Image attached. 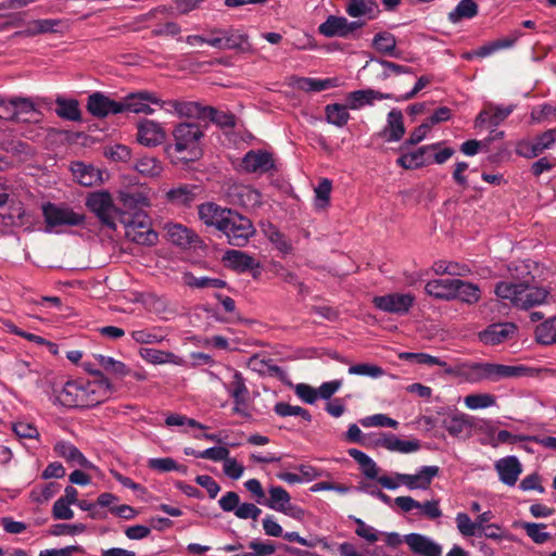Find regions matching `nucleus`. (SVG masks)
<instances>
[{"mask_svg": "<svg viewBox=\"0 0 556 556\" xmlns=\"http://www.w3.org/2000/svg\"><path fill=\"white\" fill-rule=\"evenodd\" d=\"M92 379L68 380L60 389H54V403L68 408L94 407L115 393V387L101 370L91 372Z\"/></svg>", "mask_w": 556, "mask_h": 556, "instance_id": "1", "label": "nucleus"}, {"mask_svg": "<svg viewBox=\"0 0 556 556\" xmlns=\"http://www.w3.org/2000/svg\"><path fill=\"white\" fill-rule=\"evenodd\" d=\"M527 368L523 366H511L494 363H459L455 366L448 365L445 374L465 378L468 382L477 383L483 380L500 381L506 378L523 376Z\"/></svg>", "mask_w": 556, "mask_h": 556, "instance_id": "2", "label": "nucleus"}, {"mask_svg": "<svg viewBox=\"0 0 556 556\" xmlns=\"http://www.w3.org/2000/svg\"><path fill=\"white\" fill-rule=\"evenodd\" d=\"M496 296L505 305H510L521 309H528L535 305L544 303L547 291L528 285H518L513 281H501L495 286Z\"/></svg>", "mask_w": 556, "mask_h": 556, "instance_id": "3", "label": "nucleus"}, {"mask_svg": "<svg viewBox=\"0 0 556 556\" xmlns=\"http://www.w3.org/2000/svg\"><path fill=\"white\" fill-rule=\"evenodd\" d=\"M47 232H63L66 227L80 226L85 223V215L75 212L65 204L45 203L41 206Z\"/></svg>", "mask_w": 556, "mask_h": 556, "instance_id": "4", "label": "nucleus"}, {"mask_svg": "<svg viewBox=\"0 0 556 556\" xmlns=\"http://www.w3.org/2000/svg\"><path fill=\"white\" fill-rule=\"evenodd\" d=\"M126 237L142 245H152L157 240V233L152 230L149 216L144 212H136L131 217H123Z\"/></svg>", "mask_w": 556, "mask_h": 556, "instance_id": "5", "label": "nucleus"}, {"mask_svg": "<svg viewBox=\"0 0 556 556\" xmlns=\"http://www.w3.org/2000/svg\"><path fill=\"white\" fill-rule=\"evenodd\" d=\"M268 496L262 501V505L267 508L281 513L292 519L303 520L305 517V510L292 504L291 495L289 492L280 485H269Z\"/></svg>", "mask_w": 556, "mask_h": 556, "instance_id": "6", "label": "nucleus"}, {"mask_svg": "<svg viewBox=\"0 0 556 556\" xmlns=\"http://www.w3.org/2000/svg\"><path fill=\"white\" fill-rule=\"evenodd\" d=\"M220 232L226 236L230 245L244 247L254 236L255 228L248 217L232 210Z\"/></svg>", "mask_w": 556, "mask_h": 556, "instance_id": "7", "label": "nucleus"}, {"mask_svg": "<svg viewBox=\"0 0 556 556\" xmlns=\"http://www.w3.org/2000/svg\"><path fill=\"white\" fill-rule=\"evenodd\" d=\"M86 206L94 213L102 224L115 229V219L118 216L119 208L113 203L112 197L106 191H97L90 193L86 199Z\"/></svg>", "mask_w": 556, "mask_h": 556, "instance_id": "8", "label": "nucleus"}, {"mask_svg": "<svg viewBox=\"0 0 556 556\" xmlns=\"http://www.w3.org/2000/svg\"><path fill=\"white\" fill-rule=\"evenodd\" d=\"M174 149L178 153H191L190 160L197 157L199 141L203 137L200 126L195 123H181L173 131Z\"/></svg>", "mask_w": 556, "mask_h": 556, "instance_id": "9", "label": "nucleus"}, {"mask_svg": "<svg viewBox=\"0 0 556 556\" xmlns=\"http://www.w3.org/2000/svg\"><path fill=\"white\" fill-rule=\"evenodd\" d=\"M161 103V98L152 91L139 90L126 94L121 100L122 113L152 115L155 111L151 105Z\"/></svg>", "mask_w": 556, "mask_h": 556, "instance_id": "10", "label": "nucleus"}, {"mask_svg": "<svg viewBox=\"0 0 556 556\" xmlns=\"http://www.w3.org/2000/svg\"><path fill=\"white\" fill-rule=\"evenodd\" d=\"M556 146V128L547 129L532 140H521L516 146V153L526 159H533Z\"/></svg>", "mask_w": 556, "mask_h": 556, "instance_id": "11", "label": "nucleus"}, {"mask_svg": "<svg viewBox=\"0 0 556 556\" xmlns=\"http://www.w3.org/2000/svg\"><path fill=\"white\" fill-rule=\"evenodd\" d=\"M208 46L219 50L247 51L250 49L248 36L232 28L212 30V39L208 40Z\"/></svg>", "mask_w": 556, "mask_h": 556, "instance_id": "12", "label": "nucleus"}, {"mask_svg": "<svg viewBox=\"0 0 556 556\" xmlns=\"http://www.w3.org/2000/svg\"><path fill=\"white\" fill-rule=\"evenodd\" d=\"M376 308L389 314L405 315L415 303L412 293H389L372 299Z\"/></svg>", "mask_w": 556, "mask_h": 556, "instance_id": "13", "label": "nucleus"}, {"mask_svg": "<svg viewBox=\"0 0 556 556\" xmlns=\"http://www.w3.org/2000/svg\"><path fill=\"white\" fill-rule=\"evenodd\" d=\"M372 446L383 447L392 453L410 454L420 448V441L417 439L402 440L391 432H380L375 435Z\"/></svg>", "mask_w": 556, "mask_h": 556, "instance_id": "14", "label": "nucleus"}, {"mask_svg": "<svg viewBox=\"0 0 556 556\" xmlns=\"http://www.w3.org/2000/svg\"><path fill=\"white\" fill-rule=\"evenodd\" d=\"M394 504L403 513H409L413 509H418L419 516H422L429 520H435L442 516L440 501L435 498L420 503L412 496H397L394 498Z\"/></svg>", "mask_w": 556, "mask_h": 556, "instance_id": "15", "label": "nucleus"}, {"mask_svg": "<svg viewBox=\"0 0 556 556\" xmlns=\"http://www.w3.org/2000/svg\"><path fill=\"white\" fill-rule=\"evenodd\" d=\"M364 23L359 22H349L348 18L343 16L330 15L327 20L318 26V31L325 37H342L345 38L359 27H362Z\"/></svg>", "mask_w": 556, "mask_h": 556, "instance_id": "16", "label": "nucleus"}, {"mask_svg": "<svg viewBox=\"0 0 556 556\" xmlns=\"http://www.w3.org/2000/svg\"><path fill=\"white\" fill-rule=\"evenodd\" d=\"M166 139V132L159 122L142 119L137 124V141L148 148L157 147Z\"/></svg>", "mask_w": 556, "mask_h": 556, "instance_id": "17", "label": "nucleus"}, {"mask_svg": "<svg viewBox=\"0 0 556 556\" xmlns=\"http://www.w3.org/2000/svg\"><path fill=\"white\" fill-rule=\"evenodd\" d=\"M232 210L223 207L214 202L202 203L198 207L200 220L207 227H214L218 231L223 230L227 218Z\"/></svg>", "mask_w": 556, "mask_h": 556, "instance_id": "18", "label": "nucleus"}, {"mask_svg": "<svg viewBox=\"0 0 556 556\" xmlns=\"http://www.w3.org/2000/svg\"><path fill=\"white\" fill-rule=\"evenodd\" d=\"M228 197L232 204L254 210L262 204V194L248 185L235 184L229 188Z\"/></svg>", "mask_w": 556, "mask_h": 556, "instance_id": "19", "label": "nucleus"}, {"mask_svg": "<svg viewBox=\"0 0 556 556\" xmlns=\"http://www.w3.org/2000/svg\"><path fill=\"white\" fill-rule=\"evenodd\" d=\"M87 109L92 116L99 118L122 113L121 101H115L101 92L89 96Z\"/></svg>", "mask_w": 556, "mask_h": 556, "instance_id": "20", "label": "nucleus"}, {"mask_svg": "<svg viewBox=\"0 0 556 556\" xmlns=\"http://www.w3.org/2000/svg\"><path fill=\"white\" fill-rule=\"evenodd\" d=\"M404 541L409 549L419 556H441L443 552L438 542L425 534L409 533L404 536Z\"/></svg>", "mask_w": 556, "mask_h": 556, "instance_id": "21", "label": "nucleus"}, {"mask_svg": "<svg viewBox=\"0 0 556 556\" xmlns=\"http://www.w3.org/2000/svg\"><path fill=\"white\" fill-rule=\"evenodd\" d=\"M441 143H432L418 148L417 150L403 153L397 160L396 164L405 169H415L426 166L431 163L430 152L437 151Z\"/></svg>", "mask_w": 556, "mask_h": 556, "instance_id": "22", "label": "nucleus"}, {"mask_svg": "<svg viewBox=\"0 0 556 556\" xmlns=\"http://www.w3.org/2000/svg\"><path fill=\"white\" fill-rule=\"evenodd\" d=\"M118 198L123 206L118 213L121 222L124 216L131 217L134 213L142 212L143 207L150 205L149 199L139 190L121 191Z\"/></svg>", "mask_w": 556, "mask_h": 556, "instance_id": "23", "label": "nucleus"}, {"mask_svg": "<svg viewBox=\"0 0 556 556\" xmlns=\"http://www.w3.org/2000/svg\"><path fill=\"white\" fill-rule=\"evenodd\" d=\"M58 457L65 459L72 466H79L85 469H94L96 466L71 442L61 440L53 446Z\"/></svg>", "mask_w": 556, "mask_h": 556, "instance_id": "24", "label": "nucleus"}, {"mask_svg": "<svg viewBox=\"0 0 556 556\" xmlns=\"http://www.w3.org/2000/svg\"><path fill=\"white\" fill-rule=\"evenodd\" d=\"M438 475V466H422L413 475L404 473L401 477V482L408 490H427Z\"/></svg>", "mask_w": 556, "mask_h": 556, "instance_id": "25", "label": "nucleus"}, {"mask_svg": "<svg viewBox=\"0 0 556 556\" xmlns=\"http://www.w3.org/2000/svg\"><path fill=\"white\" fill-rule=\"evenodd\" d=\"M494 468L501 482L514 486L522 472V466L516 456H506L495 462Z\"/></svg>", "mask_w": 556, "mask_h": 556, "instance_id": "26", "label": "nucleus"}, {"mask_svg": "<svg viewBox=\"0 0 556 556\" xmlns=\"http://www.w3.org/2000/svg\"><path fill=\"white\" fill-rule=\"evenodd\" d=\"M274 166L271 154L263 150H251L242 159V167L248 173H267Z\"/></svg>", "mask_w": 556, "mask_h": 556, "instance_id": "27", "label": "nucleus"}, {"mask_svg": "<svg viewBox=\"0 0 556 556\" xmlns=\"http://www.w3.org/2000/svg\"><path fill=\"white\" fill-rule=\"evenodd\" d=\"M516 329L513 323L492 324L479 333V339L484 344H500L511 338Z\"/></svg>", "mask_w": 556, "mask_h": 556, "instance_id": "28", "label": "nucleus"}, {"mask_svg": "<svg viewBox=\"0 0 556 556\" xmlns=\"http://www.w3.org/2000/svg\"><path fill=\"white\" fill-rule=\"evenodd\" d=\"M456 282L457 279L452 278L433 279L426 283L425 291L434 299L445 301L455 300Z\"/></svg>", "mask_w": 556, "mask_h": 556, "instance_id": "29", "label": "nucleus"}, {"mask_svg": "<svg viewBox=\"0 0 556 556\" xmlns=\"http://www.w3.org/2000/svg\"><path fill=\"white\" fill-rule=\"evenodd\" d=\"M139 355L147 363L153 365L173 364L181 366L185 364V359L181 356L176 355L169 351L157 350L153 348L140 349Z\"/></svg>", "mask_w": 556, "mask_h": 556, "instance_id": "30", "label": "nucleus"}, {"mask_svg": "<svg viewBox=\"0 0 556 556\" xmlns=\"http://www.w3.org/2000/svg\"><path fill=\"white\" fill-rule=\"evenodd\" d=\"M403 119L404 118L401 110L393 109L389 112L387 124L382 130V136L386 137L388 142H396L403 138L405 134Z\"/></svg>", "mask_w": 556, "mask_h": 556, "instance_id": "31", "label": "nucleus"}, {"mask_svg": "<svg viewBox=\"0 0 556 556\" xmlns=\"http://www.w3.org/2000/svg\"><path fill=\"white\" fill-rule=\"evenodd\" d=\"M291 85L302 91L319 92L339 86L338 78L293 77Z\"/></svg>", "mask_w": 556, "mask_h": 556, "instance_id": "32", "label": "nucleus"}, {"mask_svg": "<svg viewBox=\"0 0 556 556\" xmlns=\"http://www.w3.org/2000/svg\"><path fill=\"white\" fill-rule=\"evenodd\" d=\"M13 121L28 122L38 113V101L28 97H12Z\"/></svg>", "mask_w": 556, "mask_h": 556, "instance_id": "33", "label": "nucleus"}, {"mask_svg": "<svg viewBox=\"0 0 556 556\" xmlns=\"http://www.w3.org/2000/svg\"><path fill=\"white\" fill-rule=\"evenodd\" d=\"M223 261L229 268L240 273L258 267V263L255 262L254 257L239 250L226 251Z\"/></svg>", "mask_w": 556, "mask_h": 556, "instance_id": "34", "label": "nucleus"}, {"mask_svg": "<svg viewBox=\"0 0 556 556\" xmlns=\"http://www.w3.org/2000/svg\"><path fill=\"white\" fill-rule=\"evenodd\" d=\"M77 182L85 187H91L102 180L101 172L92 165L83 162L73 163L71 167Z\"/></svg>", "mask_w": 556, "mask_h": 556, "instance_id": "35", "label": "nucleus"}, {"mask_svg": "<svg viewBox=\"0 0 556 556\" xmlns=\"http://www.w3.org/2000/svg\"><path fill=\"white\" fill-rule=\"evenodd\" d=\"M345 11L352 17L365 16L368 20L376 18L380 12L375 0H348Z\"/></svg>", "mask_w": 556, "mask_h": 556, "instance_id": "36", "label": "nucleus"}, {"mask_svg": "<svg viewBox=\"0 0 556 556\" xmlns=\"http://www.w3.org/2000/svg\"><path fill=\"white\" fill-rule=\"evenodd\" d=\"M442 427L452 437H459L465 431L471 428V424L468 421L467 416L463 413L454 412L446 414L442 419Z\"/></svg>", "mask_w": 556, "mask_h": 556, "instance_id": "37", "label": "nucleus"}, {"mask_svg": "<svg viewBox=\"0 0 556 556\" xmlns=\"http://www.w3.org/2000/svg\"><path fill=\"white\" fill-rule=\"evenodd\" d=\"M530 261H515L508 264L507 271L513 282L533 286L534 276L531 274Z\"/></svg>", "mask_w": 556, "mask_h": 556, "instance_id": "38", "label": "nucleus"}, {"mask_svg": "<svg viewBox=\"0 0 556 556\" xmlns=\"http://www.w3.org/2000/svg\"><path fill=\"white\" fill-rule=\"evenodd\" d=\"M520 36V33H514L508 37L490 41L475 50V54L478 58H486L500 50L509 49L515 46Z\"/></svg>", "mask_w": 556, "mask_h": 556, "instance_id": "39", "label": "nucleus"}, {"mask_svg": "<svg viewBox=\"0 0 556 556\" xmlns=\"http://www.w3.org/2000/svg\"><path fill=\"white\" fill-rule=\"evenodd\" d=\"M195 186L180 185L166 192V200L174 205L189 206L195 199Z\"/></svg>", "mask_w": 556, "mask_h": 556, "instance_id": "40", "label": "nucleus"}, {"mask_svg": "<svg viewBox=\"0 0 556 556\" xmlns=\"http://www.w3.org/2000/svg\"><path fill=\"white\" fill-rule=\"evenodd\" d=\"M167 237L172 243L182 248L191 245L198 239V236L192 230L180 224L169 225L167 227Z\"/></svg>", "mask_w": 556, "mask_h": 556, "instance_id": "41", "label": "nucleus"}, {"mask_svg": "<svg viewBox=\"0 0 556 556\" xmlns=\"http://www.w3.org/2000/svg\"><path fill=\"white\" fill-rule=\"evenodd\" d=\"M481 299L480 288L472 282L457 279L455 286V300L467 304H475Z\"/></svg>", "mask_w": 556, "mask_h": 556, "instance_id": "42", "label": "nucleus"}, {"mask_svg": "<svg viewBox=\"0 0 556 556\" xmlns=\"http://www.w3.org/2000/svg\"><path fill=\"white\" fill-rule=\"evenodd\" d=\"M134 168L146 177H157L161 175L163 170L162 163L154 156L143 155L139 157L135 164Z\"/></svg>", "mask_w": 556, "mask_h": 556, "instance_id": "43", "label": "nucleus"}, {"mask_svg": "<svg viewBox=\"0 0 556 556\" xmlns=\"http://www.w3.org/2000/svg\"><path fill=\"white\" fill-rule=\"evenodd\" d=\"M478 14V5L473 0H460L453 11L448 13V21L453 24L463 18H473Z\"/></svg>", "mask_w": 556, "mask_h": 556, "instance_id": "44", "label": "nucleus"}, {"mask_svg": "<svg viewBox=\"0 0 556 556\" xmlns=\"http://www.w3.org/2000/svg\"><path fill=\"white\" fill-rule=\"evenodd\" d=\"M131 339L139 344H157L165 340V334L161 328L152 327L130 332Z\"/></svg>", "mask_w": 556, "mask_h": 556, "instance_id": "45", "label": "nucleus"}, {"mask_svg": "<svg viewBox=\"0 0 556 556\" xmlns=\"http://www.w3.org/2000/svg\"><path fill=\"white\" fill-rule=\"evenodd\" d=\"M399 358L402 361L412 362L419 365L439 366L442 367L444 370L448 366V364L445 361L441 359L440 357L432 356L428 353L402 352L399 354Z\"/></svg>", "mask_w": 556, "mask_h": 556, "instance_id": "46", "label": "nucleus"}, {"mask_svg": "<svg viewBox=\"0 0 556 556\" xmlns=\"http://www.w3.org/2000/svg\"><path fill=\"white\" fill-rule=\"evenodd\" d=\"M56 103V114L61 118L76 122L80 119V111L78 108V102L76 100H67L59 97L55 100Z\"/></svg>", "mask_w": 556, "mask_h": 556, "instance_id": "47", "label": "nucleus"}, {"mask_svg": "<svg viewBox=\"0 0 556 556\" xmlns=\"http://www.w3.org/2000/svg\"><path fill=\"white\" fill-rule=\"evenodd\" d=\"M348 108L339 103L328 104L325 108L327 122L338 127L345 126L350 119Z\"/></svg>", "mask_w": 556, "mask_h": 556, "instance_id": "48", "label": "nucleus"}, {"mask_svg": "<svg viewBox=\"0 0 556 556\" xmlns=\"http://www.w3.org/2000/svg\"><path fill=\"white\" fill-rule=\"evenodd\" d=\"M227 393L232 400H248L249 389L245 384V379L240 371L235 370L232 374V381L228 384H224Z\"/></svg>", "mask_w": 556, "mask_h": 556, "instance_id": "49", "label": "nucleus"}, {"mask_svg": "<svg viewBox=\"0 0 556 556\" xmlns=\"http://www.w3.org/2000/svg\"><path fill=\"white\" fill-rule=\"evenodd\" d=\"M374 89H361L350 92L346 96L348 106L351 110H359L365 105H372L375 102Z\"/></svg>", "mask_w": 556, "mask_h": 556, "instance_id": "50", "label": "nucleus"}, {"mask_svg": "<svg viewBox=\"0 0 556 556\" xmlns=\"http://www.w3.org/2000/svg\"><path fill=\"white\" fill-rule=\"evenodd\" d=\"M372 47L381 53L390 56H396V39L393 34L388 31L378 33L372 39Z\"/></svg>", "mask_w": 556, "mask_h": 556, "instance_id": "51", "label": "nucleus"}, {"mask_svg": "<svg viewBox=\"0 0 556 556\" xmlns=\"http://www.w3.org/2000/svg\"><path fill=\"white\" fill-rule=\"evenodd\" d=\"M94 359L105 371L112 375L125 377L129 374V369L123 362L117 361L111 356L96 354Z\"/></svg>", "mask_w": 556, "mask_h": 556, "instance_id": "52", "label": "nucleus"}, {"mask_svg": "<svg viewBox=\"0 0 556 556\" xmlns=\"http://www.w3.org/2000/svg\"><path fill=\"white\" fill-rule=\"evenodd\" d=\"M184 281L187 286L191 288L204 289V288H213L219 289L226 286V282L218 278L211 277H195L191 273L184 274Z\"/></svg>", "mask_w": 556, "mask_h": 556, "instance_id": "53", "label": "nucleus"}, {"mask_svg": "<svg viewBox=\"0 0 556 556\" xmlns=\"http://www.w3.org/2000/svg\"><path fill=\"white\" fill-rule=\"evenodd\" d=\"M464 404L471 410L492 407L496 404V397L490 393H472L464 397Z\"/></svg>", "mask_w": 556, "mask_h": 556, "instance_id": "54", "label": "nucleus"}, {"mask_svg": "<svg viewBox=\"0 0 556 556\" xmlns=\"http://www.w3.org/2000/svg\"><path fill=\"white\" fill-rule=\"evenodd\" d=\"M264 232L267 239L275 245V248L279 252L283 254H288L291 252L292 247L290 241L282 232H280V230L276 226L269 224L268 227L264 229Z\"/></svg>", "mask_w": 556, "mask_h": 556, "instance_id": "55", "label": "nucleus"}, {"mask_svg": "<svg viewBox=\"0 0 556 556\" xmlns=\"http://www.w3.org/2000/svg\"><path fill=\"white\" fill-rule=\"evenodd\" d=\"M535 338L542 344H553L556 342V317H553L535 329Z\"/></svg>", "mask_w": 556, "mask_h": 556, "instance_id": "56", "label": "nucleus"}, {"mask_svg": "<svg viewBox=\"0 0 556 556\" xmlns=\"http://www.w3.org/2000/svg\"><path fill=\"white\" fill-rule=\"evenodd\" d=\"M370 62H375L381 66V72L378 73V79L386 80L391 75H401V74H413L412 67L400 65L386 60H371Z\"/></svg>", "mask_w": 556, "mask_h": 556, "instance_id": "57", "label": "nucleus"}, {"mask_svg": "<svg viewBox=\"0 0 556 556\" xmlns=\"http://www.w3.org/2000/svg\"><path fill=\"white\" fill-rule=\"evenodd\" d=\"M332 189L331 180L328 178H323L317 187L314 189L315 199L314 205L317 210H323L328 206L330 201V193Z\"/></svg>", "mask_w": 556, "mask_h": 556, "instance_id": "58", "label": "nucleus"}, {"mask_svg": "<svg viewBox=\"0 0 556 556\" xmlns=\"http://www.w3.org/2000/svg\"><path fill=\"white\" fill-rule=\"evenodd\" d=\"M359 424L364 428L386 427L396 429L399 427V421L389 417L386 414H375L363 417L359 419Z\"/></svg>", "mask_w": 556, "mask_h": 556, "instance_id": "59", "label": "nucleus"}, {"mask_svg": "<svg viewBox=\"0 0 556 556\" xmlns=\"http://www.w3.org/2000/svg\"><path fill=\"white\" fill-rule=\"evenodd\" d=\"M274 410L277 415L281 417L300 416L307 422H311L312 420V416L307 409L285 402L277 403L274 407Z\"/></svg>", "mask_w": 556, "mask_h": 556, "instance_id": "60", "label": "nucleus"}, {"mask_svg": "<svg viewBox=\"0 0 556 556\" xmlns=\"http://www.w3.org/2000/svg\"><path fill=\"white\" fill-rule=\"evenodd\" d=\"M522 528L527 535L536 544H544L551 539V534L545 531L546 525L535 522H523Z\"/></svg>", "mask_w": 556, "mask_h": 556, "instance_id": "61", "label": "nucleus"}, {"mask_svg": "<svg viewBox=\"0 0 556 556\" xmlns=\"http://www.w3.org/2000/svg\"><path fill=\"white\" fill-rule=\"evenodd\" d=\"M60 23V20L55 18L35 20L28 24L26 33L30 36L53 33L56 31V26H59Z\"/></svg>", "mask_w": 556, "mask_h": 556, "instance_id": "62", "label": "nucleus"}, {"mask_svg": "<svg viewBox=\"0 0 556 556\" xmlns=\"http://www.w3.org/2000/svg\"><path fill=\"white\" fill-rule=\"evenodd\" d=\"M148 467L160 472L186 470L184 466L178 465L177 462L170 457L150 458L148 460Z\"/></svg>", "mask_w": 556, "mask_h": 556, "instance_id": "63", "label": "nucleus"}, {"mask_svg": "<svg viewBox=\"0 0 556 556\" xmlns=\"http://www.w3.org/2000/svg\"><path fill=\"white\" fill-rule=\"evenodd\" d=\"M348 372L370 378H380L384 375V370L380 366L368 363L352 365L349 367Z\"/></svg>", "mask_w": 556, "mask_h": 556, "instance_id": "64", "label": "nucleus"}]
</instances>
